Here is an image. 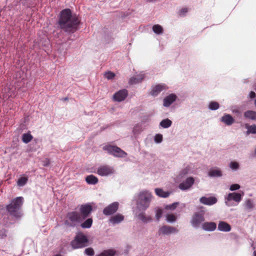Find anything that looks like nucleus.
<instances>
[{
  "label": "nucleus",
  "mask_w": 256,
  "mask_h": 256,
  "mask_svg": "<svg viewBox=\"0 0 256 256\" xmlns=\"http://www.w3.org/2000/svg\"><path fill=\"white\" fill-rule=\"evenodd\" d=\"M79 20L76 15H72L69 9H65L61 12L59 20L60 28L67 32H73L76 30Z\"/></svg>",
  "instance_id": "obj_1"
},
{
  "label": "nucleus",
  "mask_w": 256,
  "mask_h": 256,
  "mask_svg": "<svg viewBox=\"0 0 256 256\" xmlns=\"http://www.w3.org/2000/svg\"><path fill=\"white\" fill-rule=\"evenodd\" d=\"M152 198V193L147 190H144L140 192L136 200V205L140 210H146L150 204Z\"/></svg>",
  "instance_id": "obj_2"
},
{
  "label": "nucleus",
  "mask_w": 256,
  "mask_h": 256,
  "mask_svg": "<svg viewBox=\"0 0 256 256\" xmlns=\"http://www.w3.org/2000/svg\"><path fill=\"white\" fill-rule=\"evenodd\" d=\"M22 204L23 198L18 197L13 200L11 203L7 206V210L12 216L16 218H19L21 216L20 209Z\"/></svg>",
  "instance_id": "obj_3"
},
{
  "label": "nucleus",
  "mask_w": 256,
  "mask_h": 256,
  "mask_svg": "<svg viewBox=\"0 0 256 256\" xmlns=\"http://www.w3.org/2000/svg\"><path fill=\"white\" fill-rule=\"evenodd\" d=\"M83 220L80 213L77 212H71L68 214L65 224L68 226H75Z\"/></svg>",
  "instance_id": "obj_4"
},
{
  "label": "nucleus",
  "mask_w": 256,
  "mask_h": 256,
  "mask_svg": "<svg viewBox=\"0 0 256 256\" xmlns=\"http://www.w3.org/2000/svg\"><path fill=\"white\" fill-rule=\"evenodd\" d=\"M88 244L87 236L82 233L78 234L74 239L71 242V245L74 248H82L87 246Z\"/></svg>",
  "instance_id": "obj_5"
},
{
  "label": "nucleus",
  "mask_w": 256,
  "mask_h": 256,
  "mask_svg": "<svg viewBox=\"0 0 256 256\" xmlns=\"http://www.w3.org/2000/svg\"><path fill=\"white\" fill-rule=\"evenodd\" d=\"M204 214V210H201L200 212H196L193 214L190 222L194 228H199L202 222L205 220Z\"/></svg>",
  "instance_id": "obj_6"
},
{
  "label": "nucleus",
  "mask_w": 256,
  "mask_h": 256,
  "mask_svg": "<svg viewBox=\"0 0 256 256\" xmlns=\"http://www.w3.org/2000/svg\"><path fill=\"white\" fill-rule=\"evenodd\" d=\"M103 148L108 153L116 157L124 158L127 156V154L125 152L116 146H104Z\"/></svg>",
  "instance_id": "obj_7"
},
{
  "label": "nucleus",
  "mask_w": 256,
  "mask_h": 256,
  "mask_svg": "<svg viewBox=\"0 0 256 256\" xmlns=\"http://www.w3.org/2000/svg\"><path fill=\"white\" fill-rule=\"evenodd\" d=\"M244 195V192L242 193L232 192L229 193L227 196L225 197V203L228 206H232L230 202L234 200L237 204H238L242 200V198Z\"/></svg>",
  "instance_id": "obj_8"
},
{
  "label": "nucleus",
  "mask_w": 256,
  "mask_h": 256,
  "mask_svg": "<svg viewBox=\"0 0 256 256\" xmlns=\"http://www.w3.org/2000/svg\"><path fill=\"white\" fill-rule=\"evenodd\" d=\"M178 232V230L176 228L164 226H161L158 231L159 235H168L172 234H176Z\"/></svg>",
  "instance_id": "obj_9"
},
{
  "label": "nucleus",
  "mask_w": 256,
  "mask_h": 256,
  "mask_svg": "<svg viewBox=\"0 0 256 256\" xmlns=\"http://www.w3.org/2000/svg\"><path fill=\"white\" fill-rule=\"evenodd\" d=\"M194 178L190 176L180 184L178 188L182 190H186L190 188L194 184Z\"/></svg>",
  "instance_id": "obj_10"
},
{
  "label": "nucleus",
  "mask_w": 256,
  "mask_h": 256,
  "mask_svg": "<svg viewBox=\"0 0 256 256\" xmlns=\"http://www.w3.org/2000/svg\"><path fill=\"white\" fill-rule=\"evenodd\" d=\"M114 172V170L113 168L108 166H100L97 170V174L101 176H107Z\"/></svg>",
  "instance_id": "obj_11"
},
{
  "label": "nucleus",
  "mask_w": 256,
  "mask_h": 256,
  "mask_svg": "<svg viewBox=\"0 0 256 256\" xmlns=\"http://www.w3.org/2000/svg\"><path fill=\"white\" fill-rule=\"evenodd\" d=\"M128 96V92L126 90H122L116 92L112 97L115 102H120L125 100Z\"/></svg>",
  "instance_id": "obj_12"
},
{
  "label": "nucleus",
  "mask_w": 256,
  "mask_h": 256,
  "mask_svg": "<svg viewBox=\"0 0 256 256\" xmlns=\"http://www.w3.org/2000/svg\"><path fill=\"white\" fill-rule=\"evenodd\" d=\"M118 207V202H114L106 207L104 210L103 212L106 216L112 214L117 210Z\"/></svg>",
  "instance_id": "obj_13"
},
{
  "label": "nucleus",
  "mask_w": 256,
  "mask_h": 256,
  "mask_svg": "<svg viewBox=\"0 0 256 256\" xmlns=\"http://www.w3.org/2000/svg\"><path fill=\"white\" fill-rule=\"evenodd\" d=\"M218 200L214 196H202L200 198V202L204 205L212 206L216 203Z\"/></svg>",
  "instance_id": "obj_14"
},
{
  "label": "nucleus",
  "mask_w": 256,
  "mask_h": 256,
  "mask_svg": "<svg viewBox=\"0 0 256 256\" xmlns=\"http://www.w3.org/2000/svg\"><path fill=\"white\" fill-rule=\"evenodd\" d=\"M192 172V166L190 165L187 166L180 171L178 174L176 176V179L178 180H180L186 174H190Z\"/></svg>",
  "instance_id": "obj_15"
},
{
  "label": "nucleus",
  "mask_w": 256,
  "mask_h": 256,
  "mask_svg": "<svg viewBox=\"0 0 256 256\" xmlns=\"http://www.w3.org/2000/svg\"><path fill=\"white\" fill-rule=\"evenodd\" d=\"M92 210V206L89 204L82 205L80 208V214L84 220L86 218Z\"/></svg>",
  "instance_id": "obj_16"
},
{
  "label": "nucleus",
  "mask_w": 256,
  "mask_h": 256,
  "mask_svg": "<svg viewBox=\"0 0 256 256\" xmlns=\"http://www.w3.org/2000/svg\"><path fill=\"white\" fill-rule=\"evenodd\" d=\"M166 88V86L164 84L156 85L152 88L150 94L153 96H157L162 90Z\"/></svg>",
  "instance_id": "obj_17"
},
{
  "label": "nucleus",
  "mask_w": 256,
  "mask_h": 256,
  "mask_svg": "<svg viewBox=\"0 0 256 256\" xmlns=\"http://www.w3.org/2000/svg\"><path fill=\"white\" fill-rule=\"evenodd\" d=\"M202 226L204 230L208 232L214 231L216 228V224L214 222H205Z\"/></svg>",
  "instance_id": "obj_18"
},
{
  "label": "nucleus",
  "mask_w": 256,
  "mask_h": 256,
  "mask_svg": "<svg viewBox=\"0 0 256 256\" xmlns=\"http://www.w3.org/2000/svg\"><path fill=\"white\" fill-rule=\"evenodd\" d=\"M176 96L175 94H171L168 96L164 99V106L166 107L169 106L176 100Z\"/></svg>",
  "instance_id": "obj_19"
},
{
  "label": "nucleus",
  "mask_w": 256,
  "mask_h": 256,
  "mask_svg": "<svg viewBox=\"0 0 256 256\" xmlns=\"http://www.w3.org/2000/svg\"><path fill=\"white\" fill-rule=\"evenodd\" d=\"M218 230L220 231L228 232L231 230L230 226L227 222L223 221H220L218 224Z\"/></svg>",
  "instance_id": "obj_20"
},
{
  "label": "nucleus",
  "mask_w": 256,
  "mask_h": 256,
  "mask_svg": "<svg viewBox=\"0 0 256 256\" xmlns=\"http://www.w3.org/2000/svg\"><path fill=\"white\" fill-rule=\"evenodd\" d=\"M208 176L210 177H220L222 176V173L220 168H215L209 170Z\"/></svg>",
  "instance_id": "obj_21"
},
{
  "label": "nucleus",
  "mask_w": 256,
  "mask_h": 256,
  "mask_svg": "<svg viewBox=\"0 0 256 256\" xmlns=\"http://www.w3.org/2000/svg\"><path fill=\"white\" fill-rule=\"evenodd\" d=\"M221 121L228 126H230L234 122V119L228 114H226L221 118Z\"/></svg>",
  "instance_id": "obj_22"
},
{
  "label": "nucleus",
  "mask_w": 256,
  "mask_h": 256,
  "mask_svg": "<svg viewBox=\"0 0 256 256\" xmlns=\"http://www.w3.org/2000/svg\"><path fill=\"white\" fill-rule=\"evenodd\" d=\"M144 74L141 72L140 74L130 78V82L131 84L138 83L142 82V80L144 79Z\"/></svg>",
  "instance_id": "obj_23"
},
{
  "label": "nucleus",
  "mask_w": 256,
  "mask_h": 256,
  "mask_svg": "<svg viewBox=\"0 0 256 256\" xmlns=\"http://www.w3.org/2000/svg\"><path fill=\"white\" fill-rule=\"evenodd\" d=\"M124 220V216L120 214H117L112 217L110 218V222L114 224H117Z\"/></svg>",
  "instance_id": "obj_24"
},
{
  "label": "nucleus",
  "mask_w": 256,
  "mask_h": 256,
  "mask_svg": "<svg viewBox=\"0 0 256 256\" xmlns=\"http://www.w3.org/2000/svg\"><path fill=\"white\" fill-rule=\"evenodd\" d=\"M244 116L250 120H256V112L254 110H247L244 112Z\"/></svg>",
  "instance_id": "obj_25"
},
{
  "label": "nucleus",
  "mask_w": 256,
  "mask_h": 256,
  "mask_svg": "<svg viewBox=\"0 0 256 256\" xmlns=\"http://www.w3.org/2000/svg\"><path fill=\"white\" fill-rule=\"evenodd\" d=\"M86 181L89 184H96L98 182V178L96 176L90 174L86 178Z\"/></svg>",
  "instance_id": "obj_26"
},
{
  "label": "nucleus",
  "mask_w": 256,
  "mask_h": 256,
  "mask_svg": "<svg viewBox=\"0 0 256 256\" xmlns=\"http://www.w3.org/2000/svg\"><path fill=\"white\" fill-rule=\"evenodd\" d=\"M156 194L159 197L167 198L170 195V192H168L164 191L162 189L156 188L154 190Z\"/></svg>",
  "instance_id": "obj_27"
},
{
  "label": "nucleus",
  "mask_w": 256,
  "mask_h": 256,
  "mask_svg": "<svg viewBox=\"0 0 256 256\" xmlns=\"http://www.w3.org/2000/svg\"><path fill=\"white\" fill-rule=\"evenodd\" d=\"M172 124V122L168 118H165L162 120L160 123V126L164 128H168Z\"/></svg>",
  "instance_id": "obj_28"
},
{
  "label": "nucleus",
  "mask_w": 256,
  "mask_h": 256,
  "mask_svg": "<svg viewBox=\"0 0 256 256\" xmlns=\"http://www.w3.org/2000/svg\"><path fill=\"white\" fill-rule=\"evenodd\" d=\"M2 92L4 94V98L12 97V96L13 92L8 87L4 88L2 90Z\"/></svg>",
  "instance_id": "obj_29"
},
{
  "label": "nucleus",
  "mask_w": 256,
  "mask_h": 256,
  "mask_svg": "<svg viewBox=\"0 0 256 256\" xmlns=\"http://www.w3.org/2000/svg\"><path fill=\"white\" fill-rule=\"evenodd\" d=\"M116 252L113 250H105L98 254V256H114Z\"/></svg>",
  "instance_id": "obj_30"
},
{
  "label": "nucleus",
  "mask_w": 256,
  "mask_h": 256,
  "mask_svg": "<svg viewBox=\"0 0 256 256\" xmlns=\"http://www.w3.org/2000/svg\"><path fill=\"white\" fill-rule=\"evenodd\" d=\"M153 32L157 34H160L163 32V28L162 26L159 24H155L152 26Z\"/></svg>",
  "instance_id": "obj_31"
},
{
  "label": "nucleus",
  "mask_w": 256,
  "mask_h": 256,
  "mask_svg": "<svg viewBox=\"0 0 256 256\" xmlns=\"http://www.w3.org/2000/svg\"><path fill=\"white\" fill-rule=\"evenodd\" d=\"M32 138V136L30 133L24 134L22 136V142L27 144L30 142Z\"/></svg>",
  "instance_id": "obj_32"
},
{
  "label": "nucleus",
  "mask_w": 256,
  "mask_h": 256,
  "mask_svg": "<svg viewBox=\"0 0 256 256\" xmlns=\"http://www.w3.org/2000/svg\"><path fill=\"white\" fill-rule=\"evenodd\" d=\"M92 224V220L90 218L87 219L84 222L81 224V226L82 228H90Z\"/></svg>",
  "instance_id": "obj_33"
},
{
  "label": "nucleus",
  "mask_w": 256,
  "mask_h": 256,
  "mask_svg": "<svg viewBox=\"0 0 256 256\" xmlns=\"http://www.w3.org/2000/svg\"><path fill=\"white\" fill-rule=\"evenodd\" d=\"M138 218L140 220L144 222H148L151 221L152 218L150 216H146L143 213L140 214L138 216Z\"/></svg>",
  "instance_id": "obj_34"
},
{
  "label": "nucleus",
  "mask_w": 256,
  "mask_h": 256,
  "mask_svg": "<svg viewBox=\"0 0 256 256\" xmlns=\"http://www.w3.org/2000/svg\"><path fill=\"white\" fill-rule=\"evenodd\" d=\"M166 220L168 222L172 223L176 220V216L174 214H166Z\"/></svg>",
  "instance_id": "obj_35"
},
{
  "label": "nucleus",
  "mask_w": 256,
  "mask_h": 256,
  "mask_svg": "<svg viewBox=\"0 0 256 256\" xmlns=\"http://www.w3.org/2000/svg\"><path fill=\"white\" fill-rule=\"evenodd\" d=\"M246 128L248 130L247 133L249 134H256V125L253 124L252 126H246Z\"/></svg>",
  "instance_id": "obj_36"
},
{
  "label": "nucleus",
  "mask_w": 256,
  "mask_h": 256,
  "mask_svg": "<svg viewBox=\"0 0 256 256\" xmlns=\"http://www.w3.org/2000/svg\"><path fill=\"white\" fill-rule=\"evenodd\" d=\"M229 166L232 170L236 171L240 168L239 164L236 162H231L229 164Z\"/></svg>",
  "instance_id": "obj_37"
},
{
  "label": "nucleus",
  "mask_w": 256,
  "mask_h": 256,
  "mask_svg": "<svg viewBox=\"0 0 256 256\" xmlns=\"http://www.w3.org/2000/svg\"><path fill=\"white\" fill-rule=\"evenodd\" d=\"M28 182V178L26 177H21L20 178L17 184L19 186H22L25 185Z\"/></svg>",
  "instance_id": "obj_38"
},
{
  "label": "nucleus",
  "mask_w": 256,
  "mask_h": 256,
  "mask_svg": "<svg viewBox=\"0 0 256 256\" xmlns=\"http://www.w3.org/2000/svg\"><path fill=\"white\" fill-rule=\"evenodd\" d=\"M104 77L108 80L113 79L115 76V74L110 71L106 72L104 74Z\"/></svg>",
  "instance_id": "obj_39"
},
{
  "label": "nucleus",
  "mask_w": 256,
  "mask_h": 256,
  "mask_svg": "<svg viewBox=\"0 0 256 256\" xmlns=\"http://www.w3.org/2000/svg\"><path fill=\"white\" fill-rule=\"evenodd\" d=\"M208 108L212 110H216L219 108V104L217 102H211L209 104Z\"/></svg>",
  "instance_id": "obj_40"
},
{
  "label": "nucleus",
  "mask_w": 256,
  "mask_h": 256,
  "mask_svg": "<svg viewBox=\"0 0 256 256\" xmlns=\"http://www.w3.org/2000/svg\"><path fill=\"white\" fill-rule=\"evenodd\" d=\"M156 217L157 220H159L160 218L162 216V211L160 208H156Z\"/></svg>",
  "instance_id": "obj_41"
},
{
  "label": "nucleus",
  "mask_w": 256,
  "mask_h": 256,
  "mask_svg": "<svg viewBox=\"0 0 256 256\" xmlns=\"http://www.w3.org/2000/svg\"><path fill=\"white\" fill-rule=\"evenodd\" d=\"M154 142L156 143H160L162 140V136L161 134H156L154 136Z\"/></svg>",
  "instance_id": "obj_42"
},
{
  "label": "nucleus",
  "mask_w": 256,
  "mask_h": 256,
  "mask_svg": "<svg viewBox=\"0 0 256 256\" xmlns=\"http://www.w3.org/2000/svg\"><path fill=\"white\" fill-rule=\"evenodd\" d=\"M84 253L88 256H92L94 254V251L92 248H88L85 250Z\"/></svg>",
  "instance_id": "obj_43"
},
{
  "label": "nucleus",
  "mask_w": 256,
  "mask_h": 256,
  "mask_svg": "<svg viewBox=\"0 0 256 256\" xmlns=\"http://www.w3.org/2000/svg\"><path fill=\"white\" fill-rule=\"evenodd\" d=\"M178 204V202H174L171 204L167 205L166 206V209L174 210L176 208Z\"/></svg>",
  "instance_id": "obj_44"
},
{
  "label": "nucleus",
  "mask_w": 256,
  "mask_h": 256,
  "mask_svg": "<svg viewBox=\"0 0 256 256\" xmlns=\"http://www.w3.org/2000/svg\"><path fill=\"white\" fill-rule=\"evenodd\" d=\"M240 186L238 184H232L230 186V190L231 191H234V190L240 189Z\"/></svg>",
  "instance_id": "obj_45"
},
{
  "label": "nucleus",
  "mask_w": 256,
  "mask_h": 256,
  "mask_svg": "<svg viewBox=\"0 0 256 256\" xmlns=\"http://www.w3.org/2000/svg\"><path fill=\"white\" fill-rule=\"evenodd\" d=\"M140 130V126L138 124L134 126V130H133L134 134L136 135V134H138Z\"/></svg>",
  "instance_id": "obj_46"
},
{
  "label": "nucleus",
  "mask_w": 256,
  "mask_h": 256,
  "mask_svg": "<svg viewBox=\"0 0 256 256\" xmlns=\"http://www.w3.org/2000/svg\"><path fill=\"white\" fill-rule=\"evenodd\" d=\"M188 11V9L187 8H183L179 11V15L180 16H184Z\"/></svg>",
  "instance_id": "obj_47"
},
{
  "label": "nucleus",
  "mask_w": 256,
  "mask_h": 256,
  "mask_svg": "<svg viewBox=\"0 0 256 256\" xmlns=\"http://www.w3.org/2000/svg\"><path fill=\"white\" fill-rule=\"evenodd\" d=\"M246 207L248 208H253V204L251 200H246Z\"/></svg>",
  "instance_id": "obj_48"
},
{
  "label": "nucleus",
  "mask_w": 256,
  "mask_h": 256,
  "mask_svg": "<svg viewBox=\"0 0 256 256\" xmlns=\"http://www.w3.org/2000/svg\"><path fill=\"white\" fill-rule=\"evenodd\" d=\"M6 236L5 232L3 230L0 231V238H3Z\"/></svg>",
  "instance_id": "obj_49"
},
{
  "label": "nucleus",
  "mask_w": 256,
  "mask_h": 256,
  "mask_svg": "<svg viewBox=\"0 0 256 256\" xmlns=\"http://www.w3.org/2000/svg\"><path fill=\"white\" fill-rule=\"evenodd\" d=\"M256 96V94L254 92H250L249 94V96L250 98H254Z\"/></svg>",
  "instance_id": "obj_50"
},
{
  "label": "nucleus",
  "mask_w": 256,
  "mask_h": 256,
  "mask_svg": "<svg viewBox=\"0 0 256 256\" xmlns=\"http://www.w3.org/2000/svg\"><path fill=\"white\" fill-rule=\"evenodd\" d=\"M254 256H256V250L254 251Z\"/></svg>",
  "instance_id": "obj_51"
},
{
  "label": "nucleus",
  "mask_w": 256,
  "mask_h": 256,
  "mask_svg": "<svg viewBox=\"0 0 256 256\" xmlns=\"http://www.w3.org/2000/svg\"><path fill=\"white\" fill-rule=\"evenodd\" d=\"M255 154L256 156V150H255Z\"/></svg>",
  "instance_id": "obj_52"
},
{
  "label": "nucleus",
  "mask_w": 256,
  "mask_h": 256,
  "mask_svg": "<svg viewBox=\"0 0 256 256\" xmlns=\"http://www.w3.org/2000/svg\"><path fill=\"white\" fill-rule=\"evenodd\" d=\"M56 256H60V255H56Z\"/></svg>",
  "instance_id": "obj_53"
}]
</instances>
